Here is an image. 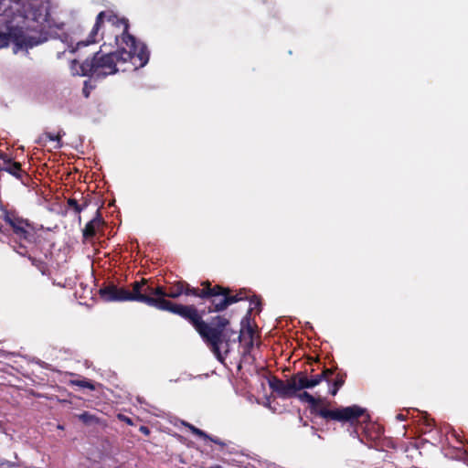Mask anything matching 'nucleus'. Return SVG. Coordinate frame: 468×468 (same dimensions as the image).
I'll return each mask as SVG.
<instances>
[{"instance_id": "6ab92c4d", "label": "nucleus", "mask_w": 468, "mask_h": 468, "mask_svg": "<svg viewBox=\"0 0 468 468\" xmlns=\"http://www.w3.org/2000/svg\"><path fill=\"white\" fill-rule=\"evenodd\" d=\"M189 429L191 431V432L197 436H198L199 438H202V439H207V438H209V435L205 432L204 431L193 426V425H190L189 426Z\"/></svg>"}, {"instance_id": "dca6fc26", "label": "nucleus", "mask_w": 468, "mask_h": 468, "mask_svg": "<svg viewBox=\"0 0 468 468\" xmlns=\"http://www.w3.org/2000/svg\"><path fill=\"white\" fill-rule=\"evenodd\" d=\"M229 296L230 298L237 299V303L240 302V301H243V300L249 299L248 292H247L246 289H241L238 292H236L235 294H232V292H229Z\"/></svg>"}, {"instance_id": "a211bd4d", "label": "nucleus", "mask_w": 468, "mask_h": 468, "mask_svg": "<svg viewBox=\"0 0 468 468\" xmlns=\"http://www.w3.org/2000/svg\"><path fill=\"white\" fill-rule=\"evenodd\" d=\"M45 137L49 140V141H52V142H57L58 144V147L61 146L60 144V142H61V135L60 133H57V134H54L52 133H49V132H46L44 133Z\"/></svg>"}, {"instance_id": "c756f323", "label": "nucleus", "mask_w": 468, "mask_h": 468, "mask_svg": "<svg viewBox=\"0 0 468 468\" xmlns=\"http://www.w3.org/2000/svg\"><path fill=\"white\" fill-rule=\"evenodd\" d=\"M83 93H84L85 97H89V95H90V92L88 90H86L85 89H83Z\"/></svg>"}, {"instance_id": "aec40b11", "label": "nucleus", "mask_w": 468, "mask_h": 468, "mask_svg": "<svg viewBox=\"0 0 468 468\" xmlns=\"http://www.w3.org/2000/svg\"><path fill=\"white\" fill-rule=\"evenodd\" d=\"M5 32H0V48H6L9 46L10 41Z\"/></svg>"}, {"instance_id": "0eeeda50", "label": "nucleus", "mask_w": 468, "mask_h": 468, "mask_svg": "<svg viewBox=\"0 0 468 468\" xmlns=\"http://www.w3.org/2000/svg\"><path fill=\"white\" fill-rule=\"evenodd\" d=\"M132 290L111 283L100 289L99 293L106 302H138L144 303V278L135 281Z\"/></svg>"}, {"instance_id": "4be33fe9", "label": "nucleus", "mask_w": 468, "mask_h": 468, "mask_svg": "<svg viewBox=\"0 0 468 468\" xmlns=\"http://www.w3.org/2000/svg\"><path fill=\"white\" fill-rule=\"evenodd\" d=\"M117 418H118L119 420H121L122 422H125L127 425H130V426L134 425V422H133V419L128 417V416H126V415H124V414L119 413L117 415Z\"/></svg>"}, {"instance_id": "cd10ccee", "label": "nucleus", "mask_w": 468, "mask_h": 468, "mask_svg": "<svg viewBox=\"0 0 468 468\" xmlns=\"http://www.w3.org/2000/svg\"><path fill=\"white\" fill-rule=\"evenodd\" d=\"M248 332H249V334H250V338H252V336H253V330H252V328L249 327V328H248ZM250 346H252V345H253V341H252V339H250Z\"/></svg>"}, {"instance_id": "f257e3e1", "label": "nucleus", "mask_w": 468, "mask_h": 468, "mask_svg": "<svg viewBox=\"0 0 468 468\" xmlns=\"http://www.w3.org/2000/svg\"><path fill=\"white\" fill-rule=\"evenodd\" d=\"M104 40L100 50L80 64V75L105 78L119 71L118 64L131 62L133 69L144 67L150 58L147 46L129 33V21L113 11H101L85 41H79L77 48L98 41L99 31Z\"/></svg>"}, {"instance_id": "393cba45", "label": "nucleus", "mask_w": 468, "mask_h": 468, "mask_svg": "<svg viewBox=\"0 0 468 468\" xmlns=\"http://www.w3.org/2000/svg\"><path fill=\"white\" fill-rule=\"evenodd\" d=\"M139 431L144 434L145 436H149L150 433H151V431L150 429L147 427V426H144V425H141L140 428H139Z\"/></svg>"}, {"instance_id": "c85d7f7f", "label": "nucleus", "mask_w": 468, "mask_h": 468, "mask_svg": "<svg viewBox=\"0 0 468 468\" xmlns=\"http://www.w3.org/2000/svg\"><path fill=\"white\" fill-rule=\"evenodd\" d=\"M396 419L399 420H405L406 417L403 414L399 413L396 416Z\"/></svg>"}, {"instance_id": "a878e982", "label": "nucleus", "mask_w": 468, "mask_h": 468, "mask_svg": "<svg viewBox=\"0 0 468 468\" xmlns=\"http://www.w3.org/2000/svg\"><path fill=\"white\" fill-rule=\"evenodd\" d=\"M424 422H425V425H426L427 427H429V428L432 427V426H433V424H434V420H433L432 419H429V418H427V417L425 418Z\"/></svg>"}, {"instance_id": "20e7f679", "label": "nucleus", "mask_w": 468, "mask_h": 468, "mask_svg": "<svg viewBox=\"0 0 468 468\" xmlns=\"http://www.w3.org/2000/svg\"><path fill=\"white\" fill-rule=\"evenodd\" d=\"M0 219L7 225L8 244L20 256L28 255V249H37L40 237L33 222L19 215L18 211L8 204H0Z\"/></svg>"}, {"instance_id": "6e6552de", "label": "nucleus", "mask_w": 468, "mask_h": 468, "mask_svg": "<svg viewBox=\"0 0 468 468\" xmlns=\"http://www.w3.org/2000/svg\"><path fill=\"white\" fill-rule=\"evenodd\" d=\"M105 221L100 212L97 210L96 216L87 222L84 229H82V242L94 244L95 238L104 235Z\"/></svg>"}, {"instance_id": "f3484780", "label": "nucleus", "mask_w": 468, "mask_h": 468, "mask_svg": "<svg viewBox=\"0 0 468 468\" xmlns=\"http://www.w3.org/2000/svg\"><path fill=\"white\" fill-rule=\"evenodd\" d=\"M8 239L7 225L0 222V242H5Z\"/></svg>"}, {"instance_id": "9d476101", "label": "nucleus", "mask_w": 468, "mask_h": 468, "mask_svg": "<svg viewBox=\"0 0 468 468\" xmlns=\"http://www.w3.org/2000/svg\"><path fill=\"white\" fill-rule=\"evenodd\" d=\"M5 35H8L7 37L9 41H13L17 47H33L34 44L27 39L25 35V30L23 27H14L7 26V32H5Z\"/></svg>"}, {"instance_id": "b1692460", "label": "nucleus", "mask_w": 468, "mask_h": 468, "mask_svg": "<svg viewBox=\"0 0 468 468\" xmlns=\"http://www.w3.org/2000/svg\"><path fill=\"white\" fill-rule=\"evenodd\" d=\"M250 304L254 305V307H258L261 304L260 297L253 295L251 298H249Z\"/></svg>"}, {"instance_id": "2eb2a0df", "label": "nucleus", "mask_w": 468, "mask_h": 468, "mask_svg": "<svg viewBox=\"0 0 468 468\" xmlns=\"http://www.w3.org/2000/svg\"><path fill=\"white\" fill-rule=\"evenodd\" d=\"M72 383L76 386L88 388L90 390H95L96 388L94 383L88 379L75 380Z\"/></svg>"}, {"instance_id": "4468645a", "label": "nucleus", "mask_w": 468, "mask_h": 468, "mask_svg": "<svg viewBox=\"0 0 468 468\" xmlns=\"http://www.w3.org/2000/svg\"><path fill=\"white\" fill-rule=\"evenodd\" d=\"M79 420H81L85 424H90L93 422H97L98 419L96 416L90 414L88 411H84L83 413L78 416Z\"/></svg>"}, {"instance_id": "f8f14e48", "label": "nucleus", "mask_w": 468, "mask_h": 468, "mask_svg": "<svg viewBox=\"0 0 468 468\" xmlns=\"http://www.w3.org/2000/svg\"><path fill=\"white\" fill-rule=\"evenodd\" d=\"M346 378V374L338 372L335 374V377L329 387V393L332 396H335L340 388L345 384Z\"/></svg>"}, {"instance_id": "bb28decb", "label": "nucleus", "mask_w": 468, "mask_h": 468, "mask_svg": "<svg viewBox=\"0 0 468 468\" xmlns=\"http://www.w3.org/2000/svg\"><path fill=\"white\" fill-rule=\"evenodd\" d=\"M90 201L88 199H83V202L80 204V207H81V212L89 206Z\"/></svg>"}, {"instance_id": "1a4fd4ad", "label": "nucleus", "mask_w": 468, "mask_h": 468, "mask_svg": "<svg viewBox=\"0 0 468 468\" xmlns=\"http://www.w3.org/2000/svg\"><path fill=\"white\" fill-rule=\"evenodd\" d=\"M0 159L3 161L1 167L3 171L7 172L16 178L19 179L24 185L29 179V176L22 169V165L19 162L14 161L5 153L0 151Z\"/></svg>"}, {"instance_id": "7ed1b4c3", "label": "nucleus", "mask_w": 468, "mask_h": 468, "mask_svg": "<svg viewBox=\"0 0 468 468\" xmlns=\"http://www.w3.org/2000/svg\"><path fill=\"white\" fill-rule=\"evenodd\" d=\"M144 304L178 315L194 329H203V323L197 305L177 303L168 299H177L183 294L196 297L197 287L190 285L186 281H178L168 288L161 285L154 286L147 279H144Z\"/></svg>"}, {"instance_id": "412c9836", "label": "nucleus", "mask_w": 468, "mask_h": 468, "mask_svg": "<svg viewBox=\"0 0 468 468\" xmlns=\"http://www.w3.org/2000/svg\"><path fill=\"white\" fill-rule=\"evenodd\" d=\"M9 8L10 3L7 0H0V16L5 15Z\"/></svg>"}, {"instance_id": "ddd939ff", "label": "nucleus", "mask_w": 468, "mask_h": 468, "mask_svg": "<svg viewBox=\"0 0 468 468\" xmlns=\"http://www.w3.org/2000/svg\"><path fill=\"white\" fill-rule=\"evenodd\" d=\"M67 207L69 208L72 209L78 215V220H79V223L80 224V222H81V217H80L81 207H80V203L78 202V200L73 197L69 198L67 200Z\"/></svg>"}, {"instance_id": "5701e85b", "label": "nucleus", "mask_w": 468, "mask_h": 468, "mask_svg": "<svg viewBox=\"0 0 468 468\" xmlns=\"http://www.w3.org/2000/svg\"><path fill=\"white\" fill-rule=\"evenodd\" d=\"M206 440H209L210 441L219 445L221 448L226 446V443L224 441H222L220 439H218V437H212L209 435V438H207Z\"/></svg>"}, {"instance_id": "423d86ee", "label": "nucleus", "mask_w": 468, "mask_h": 468, "mask_svg": "<svg viewBox=\"0 0 468 468\" xmlns=\"http://www.w3.org/2000/svg\"><path fill=\"white\" fill-rule=\"evenodd\" d=\"M334 375L331 368H324L320 374L307 376L306 371H299L293 374L288 380L283 381L276 377L269 380L270 388L282 399H290L297 396V392L304 388H312L319 385L323 380L330 383L329 378Z\"/></svg>"}, {"instance_id": "39448f33", "label": "nucleus", "mask_w": 468, "mask_h": 468, "mask_svg": "<svg viewBox=\"0 0 468 468\" xmlns=\"http://www.w3.org/2000/svg\"><path fill=\"white\" fill-rule=\"evenodd\" d=\"M298 398L300 400L309 404V410L312 415L319 417L326 422L337 421L342 424L349 423L350 425H354L357 423L359 419L366 413V410L358 405L328 409L323 405L321 399L314 398L307 391L300 393Z\"/></svg>"}, {"instance_id": "f03ea898", "label": "nucleus", "mask_w": 468, "mask_h": 468, "mask_svg": "<svg viewBox=\"0 0 468 468\" xmlns=\"http://www.w3.org/2000/svg\"><path fill=\"white\" fill-rule=\"evenodd\" d=\"M229 292H232L229 287L212 284L210 281L206 280L200 282L196 294L197 298L208 304L198 308L204 327L202 330L198 328L195 330L220 362L224 360L221 347L226 348L225 354L229 353L231 337L236 335V332L229 327L230 320L225 315L217 314L208 319H205V316L212 313L223 312L229 305L237 303V299L229 296Z\"/></svg>"}, {"instance_id": "9b49d317", "label": "nucleus", "mask_w": 468, "mask_h": 468, "mask_svg": "<svg viewBox=\"0 0 468 468\" xmlns=\"http://www.w3.org/2000/svg\"><path fill=\"white\" fill-rule=\"evenodd\" d=\"M37 250H38V247L34 249V250H31V248H29L28 255H25L24 257H27L30 261L31 264L35 266L42 274H45L48 271L47 263L41 259H37L32 255V253H35Z\"/></svg>"}]
</instances>
